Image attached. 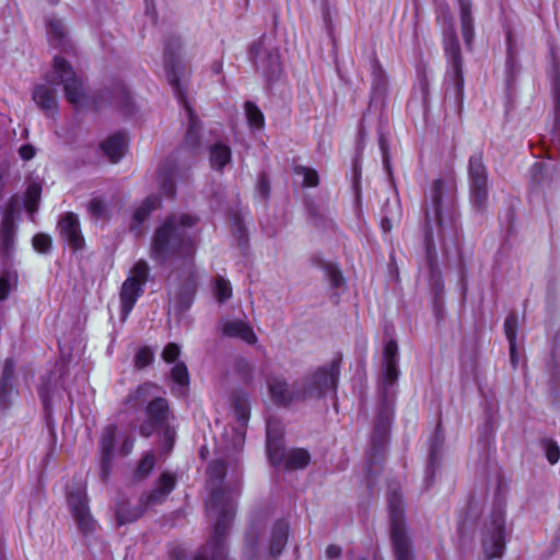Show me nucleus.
<instances>
[{"instance_id": "1", "label": "nucleus", "mask_w": 560, "mask_h": 560, "mask_svg": "<svg viewBox=\"0 0 560 560\" xmlns=\"http://www.w3.org/2000/svg\"><path fill=\"white\" fill-rule=\"evenodd\" d=\"M456 185L452 178L431 184L424 205V241L429 269V283L439 294L443 289L441 273L435 264V247L444 250L458 244L459 231L455 210Z\"/></svg>"}, {"instance_id": "2", "label": "nucleus", "mask_w": 560, "mask_h": 560, "mask_svg": "<svg viewBox=\"0 0 560 560\" xmlns=\"http://www.w3.org/2000/svg\"><path fill=\"white\" fill-rule=\"evenodd\" d=\"M199 218L191 213H172L155 230L150 257L160 265L177 264L189 277L195 276V256L200 231Z\"/></svg>"}, {"instance_id": "3", "label": "nucleus", "mask_w": 560, "mask_h": 560, "mask_svg": "<svg viewBox=\"0 0 560 560\" xmlns=\"http://www.w3.org/2000/svg\"><path fill=\"white\" fill-rule=\"evenodd\" d=\"M179 48V39L177 37L170 38L165 44L164 62L167 80L178 103L184 107L188 118V127L183 145L172 156H170L158 171L160 192L166 197H173L175 195V177L178 175L180 170V165L178 163L179 156L183 155V160L185 162L190 161L200 151V122L189 106L179 83V75L177 72V54Z\"/></svg>"}, {"instance_id": "4", "label": "nucleus", "mask_w": 560, "mask_h": 560, "mask_svg": "<svg viewBox=\"0 0 560 560\" xmlns=\"http://www.w3.org/2000/svg\"><path fill=\"white\" fill-rule=\"evenodd\" d=\"M45 82L33 89V101L47 116H52L58 106L55 85H62L66 100L75 109H82L93 104L86 92L83 77L75 72L62 56H55L52 69L44 77Z\"/></svg>"}, {"instance_id": "5", "label": "nucleus", "mask_w": 560, "mask_h": 560, "mask_svg": "<svg viewBox=\"0 0 560 560\" xmlns=\"http://www.w3.org/2000/svg\"><path fill=\"white\" fill-rule=\"evenodd\" d=\"M341 357H335L328 364L318 368L299 382L293 388L283 376L270 375L267 378L269 397L275 405L288 406L294 399L319 398L336 390Z\"/></svg>"}, {"instance_id": "6", "label": "nucleus", "mask_w": 560, "mask_h": 560, "mask_svg": "<svg viewBox=\"0 0 560 560\" xmlns=\"http://www.w3.org/2000/svg\"><path fill=\"white\" fill-rule=\"evenodd\" d=\"M398 346L395 340H388L384 346L381 387L384 400L381 402L371 439V450L368 454L369 469L373 462L383 453L388 440L393 419V406L389 396L398 378Z\"/></svg>"}, {"instance_id": "7", "label": "nucleus", "mask_w": 560, "mask_h": 560, "mask_svg": "<svg viewBox=\"0 0 560 560\" xmlns=\"http://www.w3.org/2000/svg\"><path fill=\"white\" fill-rule=\"evenodd\" d=\"M156 387L153 384L145 383L140 385L135 392L130 393L125 405L126 411H143L144 421L140 424V433L150 436L155 431H163L167 451L172 448L174 441V430L168 425L170 409L166 399L162 397L153 398Z\"/></svg>"}, {"instance_id": "8", "label": "nucleus", "mask_w": 560, "mask_h": 560, "mask_svg": "<svg viewBox=\"0 0 560 560\" xmlns=\"http://www.w3.org/2000/svg\"><path fill=\"white\" fill-rule=\"evenodd\" d=\"M505 508L506 498L499 488L481 533L482 550L489 560L503 556L506 538L511 534V528L506 527Z\"/></svg>"}, {"instance_id": "9", "label": "nucleus", "mask_w": 560, "mask_h": 560, "mask_svg": "<svg viewBox=\"0 0 560 560\" xmlns=\"http://www.w3.org/2000/svg\"><path fill=\"white\" fill-rule=\"evenodd\" d=\"M445 21L447 24L443 31L444 52L448 62V69L445 74V98L447 102L460 109L464 97V75H463V58L459 42L452 19Z\"/></svg>"}, {"instance_id": "10", "label": "nucleus", "mask_w": 560, "mask_h": 560, "mask_svg": "<svg viewBox=\"0 0 560 560\" xmlns=\"http://www.w3.org/2000/svg\"><path fill=\"white\" fill-rule=\"evenodd\" d=\"M175 487V477L172 474L163 472L159 478L155 488L141 498L136 506H130L129 503H119L116 509V517L118 525L135 522L144 511L153 505L162 503Z\"/></svg>"}, {"instance_id": "11", "label": "nucleus", "mask_w": 560, "mask_h": 560, "mask_svg": "<svg viewBox=\"0 0 560 560\" xmlns=\"http://www.w3.org/2000/svg\"><path fill=\"white\" fill-rule=\"evenodd\" d=\"M267 454L273 466L283 465L291 469L304 468L310 462V454L303 448L284 452L282 430L276 422H267Z\"/></svg>"}, {"instance_id": "12", "label": "nucleus", "mask_w": 560, "mask_h": 560, "mask_svg": "<svg viewBox=\"0 0 560 560\" xmlns=\"http://www.w3.org/2000/svg\"><path fill=\"white\" fill-rule=\"evenodd\" d=\"M133 438L126 430H120L114 424L107 425L100 439V452H101V475L103 479H106L112 460L115 455H128L133 447Z\"/></svg>"}, {"instance_id": "13", "label": "nucleus", "mask_w": 560, "mask_h": 560, "mask_svg": "<svg viewBox=\"0 0 560 560\" xmlns=\"http://www.w3.org/2000/svg\"><path fill=\"white\" fill-rule=\"evenodd\" d=\"M289 524L281 520L275 523L268 542L261 537L260 532L256 527H252L246 534V550L250 553L252 559L259 558L265 552L270 557H278L288 540Z\"/></svg>"}, {"instance_id": "14", "label": "nucleus", "mask_w": 560, "mask_h": 560, "mask_svg": "<svg viewBox=\"0 0 560 560\" xmlns=\"http://www.w3.org/2000/svg\"><path fill=\"white\" fill-rule=\"evenodd\" d=\"M388 511L396 560H412L410 542L406 535L404 522L402 500L400 494L395 491L388 495Z\"/></svg>"}, {"instance_id": "15", "label": "nucleus", "mask_w": 560, "mask_h": 560, "mask_svg": "<svg viewBox=\"0 0 560 560\" xmlns=\"http://www.w3.org/2000/svg\"><path fill=\"white\" fill-rule=\"evenodd\" d=\"M150 267L143 259L138 260L129 271L120 289L121 319L125 320L143 294L148 281Z\"/></svg>"}, {"instance_id": "16", "label": "nucleus", "mask_w": 560, "mask_h": 560, "mask_svg": "<svg viewBox=\"0 0 560 560\" xmlns=\"http://www.w3.org/2000/svg\"><path fill=\"white\" fill-rule=\"evenodd\" d=\"M67 502L80 533L85 537L93 535L97 528V523L90 512L85 486L77 483L69 488Z\"/></svg>"}, {"instance_id": "17", "label": "nucleus", "mask_w": 560, "mask_h": 560, "mask_svg": "<svg viewBox=\"0 0 560 560\" xmlns=\"http://www.w3.org/2000/svg\"><path fill=\"white\" fill-rule=\"evenodd\" d=\"M234 413L237 424L224 429L220 447L226 452H238L245 442V431L249 419V406L245 397L234 400Z\"/></svg>"}, {"instance_id": "18", "label": "nucleus", "mask_w": 560, "mask_h": 560, "mask_svg": "<svg viewBox=\"0 0 560 560\" xmlns=\"http://www.w3.org/2000/svg\"><path fill=\"white\" fill-rule=\"evenodd\" d=\"M20 210L18 197H13L2 213L0 223V258L3 262L12 259L16 250V231L15 218Z\"/></svg>"}, {"instance_id": "19", "label": "nucleus", "mask_w": 560, "mask_h": 560, "mask_svg": "<svg viewBox=\"0 0 560 560\" xmlns=\"http://www.w3.org/2000/svg\"><path fill=\"white\" fill-rule=\"evenodd\" d=\"M249 55L257 70L272 81L281 71L279 54L264 36L250 46Z\"/></svg>"}, {"instance_id": "20", "label": "nucleus", "mask_w": 560, "mask_h": 560, "mask_svg": "<svg viewBox=\"0 0 560 560\" xmlns=\"http://www.w3.org/2000/svg\"><path fill=\"white\" fill-rule=\"evenodd\" d=\"M469 180L471 199L478 209H483L488 198V176L480 155L469 160Z\"/></svg>"}, {"instance_id": "21", "label": "nucleus", "mask_w": 560, "mask_h": 560, "mask_svg": "<svg viewBox=\"0 0 560 560\" xmlns=\"http://www.w3.org/2000/svg\"><path fill=\"white\" fill-rule=\"evenodd\" d=\"M220 329L224 337L236 338L247 345L257 342V336L246 318L224 317L220 320Z\"/></svg>"}, {"instance_id": "22", "label": "nucleus", "mask_w": 560, "mask_h": 560, "mask_svg": "<svg viewBox=\"0 0 560 560\" xmlns=\"http://www.w3.org/2000/svg\"><path fill=\"white\" fill-rule=\"evenodd\" d=\"M58 230L62 240L73 250H79L84 245V238L81 233L80 221L77 214L68 212L61 217L58 222Z\"/></svg>"}, {"instance_id": "23", "label": "nucleus", "mask_w": 560, "mask_h": 560, "mask_svg": "<svg viewBox=\"0 0 560 560\" xmlns=\"http://www.w3.org/2000/svg\"><path fill=\"white\" fill-rule=\"evenodd\" d=\"M47 36L49 44L65 54H74L75 48L68 37L63 22L57 18H49L47 21Z\"/></svg>"}, {"instance_id": "24", "label": "nucleus", "mask_w": 560, "mask_h": 560, "mask_svg": "<svg viewBox=\"0 0 560 560\" xmlns=\"http://www.w3.org/2000/svg\"><path fill=\"white\" fill-rule=\"evenodd\" d=\"M63 371V365H56L55 370L50 372L47 376L42 378V384L39 385L38 392L44 405V408L48 411L50 408V400L52 394L58 390V388L62 387L63 384L60 381L61 374Z\"/></svg>"}, {"instance_id": "25", "label": "nucleus", "mask_w": 560, "mask_h": 560, "mask_svg": "<svg viewBox=\"0 0 560 560\" xmlns=\"http://www.w3.org/2000/svg\"><path fill=\"white\" fill-rule=\"evenodd\" d=\"M127 144L126 135L117 132L109 136L101 143V150L109 162L117 163L125 155Z\"/></svg>"}, {"instance_id": "26", "label": "nucleus", "mask_w": 560, "mask_h": 560, "mask_svg": "<svg viewBox=\"0 0 560 560\" xmlns=\"http://www.w3.org/2000/svg\"><path fill=\"white\" fill-rule=\"evenodd\" d=\"M459 7L462 36L467 49H471L475 38L474 19L470 0H457Z\"/></svg>"}, {"instance_id": "27", "label": "nucleus", "mask_w": 560, "mask_h": 560, "mask_svg": "<svg viewBox=\"0 0 560 560\" xmlns=\"http://www.w3.org/2000/svg\"><path fill=\"white\" fill-rule=\"evenodd\" d=\"M160 206V199L158 196H149L147 197L139 207H137L132 214V222L130 224V230L136 234L140 235L142 233L141 225L149 218L151 212Z\"/></svg>"}, {"instance_id": "28", "label": "nucleus", "mask_w": 560, "mask_h": 560, "mask_svg": "<svg viewBox=\"0 0 560 560\" xmlns=\"http://www.w3.org/2000/svg\"><path fill=\"white\" fill-rule=\"evenodd\" d=\"M210 165L213 170L221 171L231 163V149L224 143H215L209 149Z\"/></svg>"}, {"instance_id": "29", "label": "nucleus", "mask_w": 560, "mask_h": 560, "mask_svg": "<svg viewBox=\"0 0 560 560\" xmlns=\"http://www.w3.org/2000/svg\"><path fill=\"white\" fill-rule=\"evenodd\" d=\"M171 377L175 383L173 388L175 395L184 396L189 384V375L186 364L177 362L171 370Z\"/></svg>"}, {"instance_id": "30", "label": "nucleus", "mask_w": 560, "mask_h": 560, "mask_svg": "<svg viewBox=\"0 0 560 560\" xmlns=\"http://www.w3.org/2000/svg\"><path fill=\"white\" fill-rule=\"evenodd\" d=\"M442 447V440L439 434V429H436L435 435L432 440L431 446H430V453H429V460L427 465V476H425V482L430 483L432 482L436 467L439 465V455Z\"/></svg>"}, {"instance_id": "31", "label": "nucleus", "mask_w": 560, "mask_h": 560, "mask_svg": "<svg viewBox=\"0 0 560 560\" xmlns=\"http://www.w3.org/2000/svg\"><path fill=\"white\" fill-rule=\"evenodd\" d=\"M15 363L12 359H7L3 365V371L0 380V404L5 405V398L11 393L13 387V374Z\"/></svg>"}, {"instance_id": "32", "label": "nucleus", "mask_w": 560, "mask_h": 560, "mask_svg": "<svg viewBox=\"0 0 560 560\" xmlns=\"http://www.w3.org/2000/svg\"><path fill=\"white\" fill-rule=\"evenodd\" d=\"M40 184L33 182L27 186L24 207L31 221H34L35 212L37 211L38 202L40 199Z\"/></svg>"}, {"instance_id": "33", "label": "nucleus", "mask_w": 560, "mask_h": 560, "mask_svg": "<svg viewBox=\"0 0 560 560\" xmlns=\"http://www.w3.org/2000/svg\"><path fill=\"white\" fill-rule=\"evenodd\" d=\"M86 210L92 220L100 221L106 220L108 217V209L106 202L101 197L92 198Z\"/></svg>"}, {"instance_id": "34", "label": "nucleus", "mask_w": 560, "mask_h": 560, "mask_svg": "<svg viewBox=\"0 0 560 560\" xmlns=\"http://www.w3.org/2000/svg\"><path fill=\"white\" fill-rule=\"evenodd\" d=\"M504 332L509 340L510 352L512 360L514 361L515 342L517 335V316L515 314H509L504 320Z\"/></svg>"}, {"instance_id": "35", "label": "nucleus", "mask_w": 560, "mask_h": 560, "mask_svg": "<svg viewBox=\"0 0 560 560\" xmlns=\"http://www.w3.org/2000/svg\"><path fill=\"white\" fill-rule=\"evenodd\" d=\"M245 114L250 128L258 130L264 128L265 117L261 110L254 103H245Z\"/></svg>"}, {"instance_id": "36", "label": "nucleus", "mask_w": 560, "mask_h": 560, "mask_svg": "<svg viewBox=\"0 0 560 560\" xmlns=\"http://www.w3.org/2000/svg\"><path fill=\"white\" fill-rule=\"evenodd\" d=\"M294 175L301 178V183L304 187H315L318 185V174L313 168L298 165L294 167Z\"/></svg>"}, {"instance_id": "37", "label": "nucleus", "mask_w": 560, "mask_h": 560, "mask_svg": "<svg viewBox=\"0 0 560 560\" xmlns=\"http://www.w3.org/2000/svg\"><path fill=\"white\" fill-rule=\"evenodd\" d=\"M214 294L220 303L229 300L232 296V285L230 281L218 276L214 281Z\"/></svg>"}, {"instance_id": "38", "label": "nucleus", "mask_w": 560, "mask_h": 560, "mask_svg": "<svg viewBox=\"0 0 560 560\" xmlns=\"http://www.w3.org/2000/svg\"><path fill=\"white\" fill-rule=\"evenodd\" d=\"M541 447L550 465H555L559 462L560 447L556 441H553L552 439L545 438L541 440Z\"/></svg>"}, {"instance_id": "39", "label": "nucleus", "mask_w": 560, "mask_h": 560, "mask_svg": "<svg viewBox=\"0 0 560 560\" xmlns=\"http://www.w3.org/2000/svg\"><path fill=\"white\" fill-rule=\"evenodd\" d=\"M325 270V275L327 279L329 280V283L331 288L334 289H340L343 285V277L339 268L331 262H326L323 266Z\"/></svg>"}, {"instance_id": "40", "label": "nucleus", "mask_w": 560, "mask_h": 560, "mask_svg": "<svg viewBox=\"0 0 560 560\" xmlns=\"http://www.w3.org/2000/svg\"><path fill=\"white\" fill-rule=\"evenodd\" d=\"M155 465V457L152 453H147L143 458L140 460L137 468V477L144 478L147 477Z\"/></svg>"}, {"instance_id": "41", "label": "nucleus", "mask_w": 560, "mask_h": 560, "mask_svg": "<svg viewBox=\"0 0 560 560\" xmlns=\"http://www.w3.org/2000/svg\"><path fill=\"white\" fill-rule=\"evenodd\" d=\"M33 248L38 253H47L51 247V237L45 233H37L32 240Z\"/></svg>"}, {"instance_id": "42", "label": "nucleus", "mask_w": 560, "mask_h": 560, "mask_svg": "<svg viewBox=\"0 0 560 560\" xmlns=\"http://www.w3.org/2000/svg\"><path fill=\"white\" fill-rule=\"evenodd\" d=\"M16 278L9 272L3 273L0 277V301L8 299L13 284H15Z\"/></svg>"}, {"instance_id": "43", "label": "nucleus", "mask_w": 560, "mask_h": 560, "mask_svg": "<svg viewBox=\"0 0 560 560\" xmlns=\"http://www.w3.org/2000/svg\"><path fill=\"white\" fill-rule=\"evenodd\" d=\"M153 360V353L150 348L144 347L139 349V351L136 354L135 363L139 369L145 368L149 365Z\"/></svg>"}, {"instance_id": "44", "label": "nucleus", "mask_w": 560, "mask_h": 560, "mask_svg": "<svg viewBox=\"0 0 560 560\" xmlns=\"http://www.w3.org/2000/svg\"><path fill=\"white\" fill-rule=\"evenodd\" d=\"M506 43H508L506 69L510 74H513L515 71H517L518 65H517L516 58L513 52V44H512L511 34H508Z\"/></svg>"}, {"instance_id": "45", "label": "nucleus", "mask_w": 560, "mask_h": 560, "mask_svg": "<svg viewBox=\"0 0 560 560\" xmlns=\"http://www.w3.org/2000/svg\"><path fill=\"white\" fill-rule=\"evenodd\" d=\"M179 354H180L179 346L177 343L171 342L165 346V348L162 352V358L165 362L172 363V362H175V360L179 357Z\"/></svg>"}, {"instance_id": "46", "label": "nucleus", "mask_w": 560, "mask_h": 560, "mask_svg": "<svg viewBox=\"0 0 560 560\" xmlns=\"http://www.w3.org/2000/svg\"><path fill=\"white\" fill-rule=\"evenodd\" d=\"M116 97H117V100H116L117 105H119L121 107L128 106L130 95L125 86L119 88V95Z\"/></svg>"}, {"instance_id": "47", "label": "nucleus", "mask_w": 560, "mask_h": 560, "mask_svg": "<svg viewBox=\"0 0 560 560\" xmlns=\"http://www.w3.org/2000/svg\"><path fill=\"white\" fill-rule=\"evenodd\" d=\"M35 152L31 145H23L20 149V155L23 160H31L34 156Z\"/></svg>"}, {"instance_id": "48", "label": "nucleus", "mask_w": 560, "mask_h": 560, "mask_svg": "<svg viewBox=\"0 0 560 560\" xmlns=\"http://www.w3.org/2000/svg\"><path fill=\"white\" fill-rule=\"evenodd\" d=\"M231 221H232L233 230L235 231V233H240V237H241L244 232V228H243V223H242L241 219L238 218V215L234 214L233 218L231 219Z\"/></svg>"}, {"instance_id": "49", "label": "nucleus", "mask_w": 560, "mask_h": 560, "mask_svg": "<svg viewBox=\"0 0 560 560\" xmlns=\"http://www.w3.org/2000/svg\"><path fill=\"white\" fill-rule=\"evenodd\" d=\"M258 187L262 197H267L269 191V184L265 176L259 177Z\"/></svg>"}, {"instance_id": "50", "label": "nucleus", "mask_w": 560, "mask_h": 560, "mask_svg": "<svg viewBox=\"0 0 560 560\" xmlns=\"http://www.w3.org/2000/svg\"><path fill=\"white\" fill-rule=\"evenodd\" d=\"M552 386L556 396L560 398V369L552 376Z\"/></svg>"}, {"instance_id": "51", "label": "nucleus", "mask_w": 560, "mask_h": 560, "mask_svg": "<svg viewBox=\"0 0 560 560\" xmlns=\"http://www.w3.org/2000/svg\"><path fill=\"white\" fill-rule=\"evenodd\" d=\"M340 553H341L340 547H338L336 545H330L326 549V556L329 559L338 558L340 556Z\"/></svg>"}, {"instance_id": "52", "label": "nucleus", "mask_w": 560, "mask_h": 560, "mask_svg": "<svg viewBox=\"0 0 560 560\" xmlns=\"http://www.w3.org/2000/svg\"><path fill=\"white\" fill-rule=\"evenodd\" d=\"M4 185V175H3V171L0 168V190L2 189Z\"/></svg>"}, {"instance_id": "53", "label": "nucleus", "mask_w": 560, "mask_h": 560, "mask_svg": "<svg viewBox=\"0 0 560 560\" xmlns=\"http://www.w3.org/2000/svg\"><path fill=\"white\" fill-rule=\"evenodd\" d=\"M510 357L512 358V354L510 353ZM516 362H517V350L515 349V353H514V361L511 359V363L512 365L515 368L516 366Z\"/></svg>"}, {"instance_id": "54", "label": "nucleus", "mask_w": 560, "mask_h": 560, "mask_svg": "<svg viewBox=\"0 0 560 560\" xmlns=\"http://www.w3.org/2000/svg\"><path fill=\"white\" fill-rule=\"evenodd\" d=\"M221 68H222V65L220 62H218V63L214 65L213 70L215 72H220Z\"/></svg>"}, {"instance_id": "55", "label": "nucleus", "mask_w": 560, "mask_h": 560, "mask_svg": "<svg viewBox=\"0 0 560 560\" xmlns=\"http://www.w3.org/2000/svg\"><path fill=\"white\" fill-rule=\"evenodd\" d=\"M387 223H388L387 220H383L382 221V226H383L384 230L388 229L387 228Z\"/></svg>"}, {"instance_id": "56", "label": "nucleus", "mask_w": 560, "mask_h": 560, "mask_svg": "<svg viewBox=\"0 0 560 560\" xmlns=\"http://www.w3.org/2000/svg\"><path fill=\"white\" fill-rule=\"evenodd\" d=\"M553 83H555L556 89H558V78H557V75H555V78H553Z\"/></svg>"}, {"instance_id": "57", "label": "nucleus", "mask_w": 560, "mask_h": 560, "mask_svg": "<svg viewBox=\"0 0 560 560\" xmlns=\"http://www.w3.org/2000/svg\"><path fill=\"white\" fill-rule=\"evenodd\" d=\"M189 304H190V301H188V303L186 305H184L183 308L189 307Z\"/></svg>"}, {"instance_id": "58", "label": "nucleus", "mask_w": 560, "mask_h": 560, "mask_svg": "<svg viewBox=\"0 0 560 560\" xmlns=\"http://www.w3.org/2000/svg\"><path fill=\"white\" fill-rule=\"evenodd\" d=\"M51 3H56L58 2L59 0H49Z\"/></svg>"}]
</instances>
